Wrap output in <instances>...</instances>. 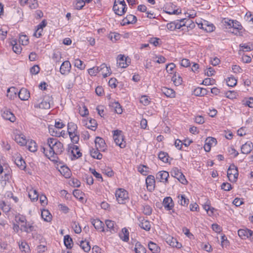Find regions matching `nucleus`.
<instances>
[{
	"instance_id": "obj_1",
	"label": "nucleus",
	"mask_w": 253,
	"mask_h": 253,
	"mask_svg": "<svg viewBox=\"0 0 253 253\" xmlns=\"http://www.w3.org/2000/svg\"><path fill=\"white\" fill-rule=\"evenodd\" d=\"M64 151L63 144L57 139L49 137L46 142L41 147V151L48 159L54 161L58 155H61Z\"/></svg>"
},
{
	"instance_id": "obj_2",
	"label": "nucleus",
	"mask_w": 253,
	"mask_h": 253,
	"mask_svg": "<svg viewBox=\"0 0 253 253\" xmlns=\"http://www.w3.org/2000/svg\"><path fill=\"white\" fill-rule=\"evenodd\" d=\"M77 126L73 122L68 124V132L72 142L77 143L79 141V133L77 130Z\"/></svg>"
},
{
	"instance_id": "obj_3",
	"label": "nucleus",
	"mask_w": 253,
	"mask_h": 253,
	"mask_svg": "<svg viewBox=\"0 0 253 253\" xmlns=\"http://www.w3.org/2000/svg\"><path fill=\"white\" fill-rule=\"evenodd\" d=\"M36 102L35 103L34 107L35 108H39L43 109H48L50 107L51 102L52 99L49 96H47L41 102L40 100L35 98Z\"/></svg>"
},
{
	"instance_id": "obj_4",
	"label": "nucleus",
	"mask_w": 253,
	"mask_h": 253,
	"mask_svg": "<svg viewBox=\"0 0 253 253\" xmlns=\"http://www.w3.org/2000/svg\"><path fill=\"white\" fill-rule=\"evenodd\" d=\"M113 138L116 145L123 148L126 147V142L124 140V136L122 131L116 130L114 131Z\"/></svg>"
},
{
	"instance_id": "obj_5",
	"label": "nucleus",
	"mask_w": 253,
	"mask_h": 253,
	"mask_svg": "<svg viewBox=\"0 0 253 253\" xmlns=\"http://www.w3.org/2000/svg\"><path fill=\"white\" fill-rule=\"evenodd\" d=\"M74 144H68L67 152L69 154L72 155L74 158L78 159L82 156V154L80 152L79 147Z\"/></svg>"
},
{
	"instance_id": "obj_6",
	"label": "nucleus",
	"mask_w": 253,
	"mask_h": 253,
	"mask_svg": "<svg viewBox=\"0 0 253 253\" xmlns=\"http://www.w3.org/2000/svg\"><path fill=\"white\" fill-rule=\"evenodd\" d=\"M115 196L118 203L120 204H125L129 198L127 191H116Z\"/></svg>"
},
{
	"instance_id": "obj_7",
	"label": "nucleus",
	"mask_w": 253,
	"mask_h": 253,
	"mask_svg": "<svg viewBox=\"0 0 253 253\" xmlns=\"http://www.w3.org/2000/svg\"><path fill=\"white\" fill-rule=\"evenodd\" d=\"M227 176L230 181H235L238 176L237 168L234 165H231L227 170Z\"/></svg>"
},
{
	"instance_id": "obj_8",
	"label": "nucleus",
	"mask_w": 253,
	"mask_h": 253,
	"mask_svg": "<svg viewBox=\"0 0 253 253\" xmlns=\"http://www.w3.org/2000/svg\"><path fill=\"white\" fill-rule=\"evenodd\" d=\"M139 226L143 229L148 231L150 230L151 225L150 221L145 219L144 217H139L138 218Z\"/></svg>"
},
{
	"instance_id": "obj_9",
	"label": "nucleus",
	"mask_w": 253,
	"mask_h": 253,
	"mask_svg": "<svg viewBox=\"0 0 253 253\" xmlns=\"http://www.w3.org/2000/svg\"><path fill=\"white\" fill-rule=\"evenodd\" d=\"M99 73H100L104 78L110 76L111 73V70L110 67H108L105 63L102 64L99 66Z\"/></svg>"
},
{
	"instance_id": "obj_10",
	"label": "nucleus",
	"mask_w": 253,
	"mask_h": 253,
	"mask_svg": "<svg viewBox=\"0 0 253 253\" xmlns=\"http://www.w3.org/2000/svg\"><path fill=\"white\" fill-rule=\"evenodd\" d=\"M113 10L116 14L122 16L126 11L127 7H126L124 5H118L114 3Z\"/></svg>"
},
{
	"instance_id": "obj_11",
	"label": "nucleus",
	"mask_w": 253,
	"mask_h": 253,
	"mask_svg": "<svg viewBox=\"0 0 253 253\" xmlns=\"http://www.w3.org/2000/svg\"><path fill=\"white\" fill-rule=\"evenodd\" d=\"M14 163L21 169L24 170L26 169V163L22 157L20 155H16L13 157Z\"/></svg>"
},
{
	"instance_id": "obj_12",
	"label": "nucleus",
	"mask_w": 253,
	"mask_h": 253,
	"mask_svg": "<svg viewBox=\"0 0 253 253\" xmlns=\"http://www.w3.org/2000/svg\"><path fill=\"white\" fill-rule=\"evenodd\" d=\"M216 140L215 138L212 137H208L205 140L204 145V149L206 152H209L211 150V147L216 144Z\"/></svg>"
},
{
	"instance_id": "obj_13",
	"label": "nucleus",
	"mask_w": 253,
	"mask_h": 253,
	"mask_svg": "<svg viewBox=\"0 0 253 253\" xmlns=\"http://www.w3.org/2000/svg\"><path fill=\"white\" fill-rule=\"evenodd\" d=\"M129 61L124 55L120 54L117 58V64L118 66L122 68H126L128 65Z\"/></svg>"
},
{
	"instance_id": "obj_14",
	"label": "nucleus",
	"mask_w": 253,
	"mask_h": 253,
	"mask_svg": "<svg viewBox=\"0 0 253 253\" xmlns=\"http://www.w3.org/2000/svg\"><path fill=\"white\" fill-rule=\"evenodd\" d=\"M238 233L240 238L246 239L252 236L253 231L248 229H241L238 230Z\"/></svg>"
},
{
	"instance_id": "obj_15",
	"label": "nucleus",
	"mask_w": 253,
	"mask_h": 253,
	"mask_svg": "<svg viewBox=\"0 0 253 253\" xmlns=\"http://www.w3.org/2000/svg\"><path fill=\"white\" fill-rule=\"evenodd\" d=\"M169 177V173L168 172L164 170L159 171L156 176V178L157 180L160 182H168V178Z\"/></svg>"
},
{
	"instance_id": "obj_16",
	"label": "nucleus",
	"mask_w": 253,
	"mask_h": 253,
	"mask_svg": "<svg viewBox=\"0 0 253 253\" xmlns=\"http://www.w3.org/2000/svg\"><path fill=\"white\" fill-rule=\"evenodd\" d=\"M91 224L94 227V228L101 232H104V224L103 222L98 219H92L91 220Z\"/></svg>"
},
{
	"instance_id": "obj_17",
	"label": "nucleus",
	"mask_w": 253,
	"mask_h": 253,
	"mask_svg": "<svg viewBox=\"0 0 253 253\" xmlns=\"http://www.w3.org/2000/svg\"><path fill=\"white\" fill-rule=\"evenodd\" d=\"M96 148L99 149L101 151H105L106 147V143L103 138L96 137L95 139Z\"/></svg>"
},
{
	"instance_id": "obj_18",
	"label": "nucleus",
	"mask_w": 253,
	"mask_h": 253,
	"mask_svg": "<svg viewBox=\"0 0 253 253\" xmlns=\"http://www.w3.org/2000/svg\"><path fill=\"white\" fill-rule=\"evenodd\" d=\"M71 65L69 61H65L62 63L60 66V72L62 75H66L71 70Z\"/></svg>"
},
{
	"instance_id": "obj_19",
	"label": "nucleus",
	"mask_w": 253,
	"mask_h": 253,
	"mask_svg": "<svg viewBox=\"0 0 253 253\" xmlns=\"http://www.w3.org/2000/svg\"><path fill=\"white\" fill-rule=\"evenodd\" d=\"M105 224L107 227V231H109L111 233H116L118 230V227L116 223L111 220H106Z\"/></svg>"
},
{
	"instance_id": "obj_20",
	"label": "nucleus",
	"mask_w": 253,
	"mask_h": 253,
	"mask_svg": "<svg viewBox=\"0 0 253 253\" xmlns=\"http://www.w3.org/2000/svg\"><path fill=\"white\" fill-rule=\"evenodd\" d=\"M253 149V144L251 141H248L241 147V152L245 154H249Z\"/></svg>"
},
{
	"instance_id": "obj_21",
	"label": "nucleus",
	"mask_w": 253,
	"mask_h": 253,
	"mask_svg": "<svg viewBox=\"0 0 253 253\" xmlns=\"http://www.w3.org/2000/svg\"><path fill=\"white\" fill-rule=\"evenodd\" d=\"M163 204L165 208L168 211L172 210L174 207V204L173 203L172 198L170 197L165 198L163 200Z\"/></svg>"
},
{
	"instance_id": "obj_22",
	"label": "nucleus",
	"mask_w": 253,
	"mask_h": 253,
	"mask_svg": "<svg viewBox=\"0 0 253 253\" xmlns=\"http://www.w3.org/2000/svg\"><path fill=\"white\" fill-rule=\"evenodd\" d=\"M155 179L154 176L148 175L146 179V184L147 190H152L155 187Z\"/></svg>"
},
{
	"instance_id": "obj_23",
	"label": "nucleus",
	"mask_w": 253,
	"mask_h": 253,
	"mask_svg": "<svg viewBox=\"0 0 253 253\" xmlns=\"http://www.w3.org/2000/svg\"><path fill=\"white\" fill-rule=\"evenodd\" d=\"M18 96L22 100H27L30 96V94L26 88H22L18 92Z\"/></svg>"
},
{
	"instance_id": "obj_24",
	"label": "nucleus",
	"mask_w": 253,
	"mask_h": 253,
	"mask_svg": "<svg viewBox=\"0 0 253 253\" xmlns=\"http://www.w3.org/2000/svg\"><path fill=\"white\" fill-rule=\"evenodd\" d=\"M1 116L3 119L9 120L11 122H14L15 121V117L13 113L8 110L3 111Z\"/></svg>"
},
{
	"instance_id": "obj_25",
	"label": "nucleus",
	"mask_w": 253,
	"mask_h": 253,
	"mask_svg": "<svg viewBox=\"0 0 253 253\" xmlns=\"http://www.w3.org/2000/svg\"><path fill=\"white\" fill-rule=\"evenodd\" d=\"M161 90L167 97L170 98L175 97V92L171 88H169L166 87H162Z\"/></svg>"
},
{
	"instance_id": "obj_26",
	"label": "nucleus",
	"mask_w": 253,
	"mask_h": 253,
	"mask_svg": "<svg viewBox=\"0 0 253 253\" xmlns=\"http://www.w3.org/2000/svg\"><path fill=\"white\" fill-rule=\"evenodd\" d=\"M18 92L17 89L13 86H12L7 90V96L10 99H14L16 97L17 93Z\"/></svg>"
},
{
	"instance_id": "obj_27",
	"label": "nucleus",
	"mask_w": 253,
	"mask_h": 253,
	"mask_svg": "<svg viewBox=\"0 0 253 253\" xmlns=\"http://www.w3.org/2000/svg\"><path fill=\"white\" fill-rule=\"evenodd\" d=\"M201 28L207 32H211L214 31L215 27L212 24H209L208 21H205L201 24Z\"/></svg>"
},
{
	"instance_id": "obj_28",
	"label": "nucleus",
	"mask_w": 253,
	"mask_h": 253,
	"mask_svg": "<svg viewBox=\"0 0 253 253\" xmlns=\"http://www.w3.org/2000/svg\"><path fill=\"white\" fill-rule=\"evenodd\" d=\"M73 194L74 197L78 199L80 201L84 202V199H85V194L82 191H70Z\"/></svg>"
},
{
	"instance_id": "obj_29",
	"label": "nucleus",
	"mask_w": 253,
	"mask_h": 253,
	"mask_svg": "<svg viewBox=\"0 0 253 253\" xmlns=\"http://www.w3.org/2000/svg\"><path fill=\"white\" fill-rule=\"evenodd\" d=\"M15 141L21 146L27 144V140L25 136L22 134H16L14 137Z\"/></svg>"
},
{
	"instance_id": "obj_30",
	"label": "nucleus",
	"mask_w": 253,
	"mask_h": 253,
	"mask_svg": "<svg viewBox=\"0 0 253 253\" xmlns=\"http://www.w3.org/2000/svg\"><path fill=\"white\" fill-rule=\"evenodd\" d=\"M120 238L124 242H128L129 240V232L126 228L122 229L119 233Z\"/></svg>"
},
{
	"instance_id": "obj_31",
	"label": "nucleus",
	"mask_w": 253,
	"mask_h": 253,
	"mask_svg": "<svg viewBox=\"0 0 253 253\" xmlns=\"http://www.w3.org/2000/svg\"><path fill=\"white\" fill-rule=\"evenodd\" d=\"M124 25L125 24H134L137 21V18L135 16L131 14L127 15L124 19Z\"/></svg>"
},
{
	"instance_id": "obj_32",
	"label": "nucleus",
	"mask_w": 253,
	"mask_h": 253,
	"mask_svg": "<svg viewBox=\"0 0 253 253\" xmlns=\"http://www.w3.org/2000/svg\"><path fill=\"white\" fill-rule=\"evenodd\" d=\"M20 230L26 233H30L34 230V226L32 224L30 223H27L26 222L24 224L21 225Z\"/></svg>"
},
{
	"instance_id": "obj_33",
	"label": "nucleus",
	"mask_w": 253,
	"mask_h": 253,
	"mask_svg": "<svg viewBox=\"0 0 253 253\" xmlns=\"http://www.w3.org/2000/svg\"><path fill=\"white\" fill-rule=\"evenodd\" d=\"M167 242L170 246L173 247L177 248H180L182 245L180 243H178L175 238L170 237L167 238Z\"/></svg>"
},
{
	"instance_id": "obj_34",
	"label": "nucleus",
	"mask_w": 253,
	"mask_h": 253,
	"mask_svg": "<svg viewBox=\"0 0 253 253\" xmlns=\"http://www.w3.org/2000/svg\"><path fill=\"white\" fill-rule=\"evenodd\" d=\"M41 216L42 219L47 222H50L52 219V215L47 210H42V211Z\"/></svg>"
},
{
	"instance_id": "obj_35",
	"label": "nucleus",
	"mask_w": 253,
	"mask_h": 253,
	"mask_svg": "<svg viewBox=\"0 0 253 253\" xmlns=\"http://www.w3.org/2000/svg\"><path fill=\"white\" fill-rule=\"evenodd\" d=\"M61 174H62L65 178H69L71 176V173L69 169L65 166L61 167L59 170Z\"/></svg>"
},
{
	"instance_id": "obj_36",
	"label": "nucleus",
	"mask_w": 253,
	"mask_h": 253,
	"mask_svg": "<svg viewBox=\"0 0 253 253\" xmlns=\"http://www.w3.org/2000/svg\"><path fill=\"white\" fill-rule=\"evenodd\" d=\"M149 249L153 253H159L160 252V248L155 243L150 242L148 244Z\"/></svg>"
},
{
	"instance_id": "obj_37",
	"label": "nucleus",
	"mask_w": 253,
	"mask_h": 253,
	"mask_svg": "<svg viewBox=\"0 0 253 253\" xmlns=\"http://www.w3.org/2000/svg\"><path fill=\"white\" fill-rule=\"evenodd\" d=\"M99 151H100L99 149H92L90 150L91 156L94 159L101 160L102 158V155L99 152Z\"/></svg>"
},
{
	"instance_id": "obj_38",
	"label": "nucleus",
	"mask_w": 253,
	"mask_h": 253,
	"mask_svg": "<svg viewBox=\"0 0 253 253\" xmlns=\"http://www.w3.org/2000/svg\"><path fill=\"white\" fill-rule=\"evenodd\" d=\"M194 94L196 96H204L208 93V90L206 88L197 87L194 91Z\"/></svg>"
},
{
	"instance_id": "obj_39",
	"label": "nucleus",
	"mask_w": 253,
	"mask_h": 253,
	"mask_svg": "<svg viewBox=\"0 0 253 253\" xmlns=\"http://www.w3.org/2000/svg\"><path fill=\"white\" fill-rule=\"evenodd\" d=\"M64 243L67 249H70L72 248L73 241L69 235H67L64 236Z\"/></svg>"
},
{
	"instance_id": "obj_40",
	"label": "nucleus",
	"mask_w": 253,
	"mask_h": 253,
	"mask_svg": "<svg viewBox=\"0 0 253 253\" xmlns=\"http://www.w3.org/2000/svg\"><path fill=\"white\" fill-rule=\"evenodd\" d=\"M80 246L85 252H88L90 250L89 243L86 241H81Z\"/></svg>"
},
{
	"instance_id": "obj_41",
	"label": "nucleus",
	"mask_w": 253,
	"mask_h": 253,
	"mask_svg": "<svg viewBox=\"0 0 253 253\" xmlns=\"http://www.w3.org/2000/svg\"><path fill=\"white\" fill-rule=\"evenodd\" d=\"M177 198L178 199V203L183 206H186L188 205L189 203V200L188 199H186L184 195H178L177 196Z\"/></svg>"
},
{
	"instance_id": "obj_42",
	"label": "nucleus",
	"mask_w": 253,
	"mask_h": 253,
	"mask_svg": "<svg viewBox=\"0 0 253 253\" xmlns=\"http://www.w3.org/2000/svg\"><path fill=\"white\" fill-rule=\"evenodd\" d=\"M28 196L31 201L35 202L38 200L39 194L38 193L37 191H29L28 193Z\"/></svg>"
},
{
	"instance_id": "obj_43",
	"label": "nucleus",
	"mask_w": 253,
	"mask_h": 253,
	"mask_svg": "<svg viewBox=\"0 0 253 253\" xmlns=\"http://www.w3.org/2000/svg\"><path fill=\"white\" fill-rule=\"evenodd\" d=\"M134 251L136 253H146V249L138 242L135 244Z\"/></svg>"
},
{
	"instance_id": "obj_44",
	"label": "nucleus",
	"mask_w": 253,
	"mask_h": 253,
	"mask_svg": "<svg viewBox=\"0 0 253 253\" xmlns=\"http://www.w3.org/2000/svg\"><path fill=\"white\" fill-rule=\"evenodd\" d=\"M28 149L32 152H35L37 150V145L36 142L34 140H31L28 142Z\"/></svg>"
},
{
	"instance_id": "obj_45",
	"label": "nucleus",
	"mask_w": 253,
	"mask_h": 253,
	"mask_svg": "<svg viewBox=\"0 0 253 253\" xmlns=\"http://www.w3.org/2000/svg\"><path fill=\"white\" fill-rule=\"evenodd\" d=\"M74 66L80 70H84L85 68V65L83 62L79 58L75 59L74 62Z\"/></svg>"
},
{
	"instance_id": "obj_46",
	"label": "nucleus",
	"mask_w": 253,
	"mask_h": 253,
	"mask_svg": "<svg viewBox=\"0 0 253 253\" xmlns=\"http://www.w3.org/2000/svg\"><path fill=\"white\" fill-rule=\"evenodd\" d=\"M158 157L160 159V160H161L164 163L169 162L168 160L169 156L168 155V154L166 152H161L158 155Z\"/></svg>"
},
{
	"instance_id": "obj_47",
	"label": "nucleus",
	"mask_w": 253,
	"mask_h": 253,
	"mask_svg": "<svg viewBox=\"0 0 253 253\" xmlns=\"http://www.w3.org/2000/svg\"><path fill=\"white\" fill-rule=\"evenodd\" d=\"M171 81L176 86L181 84L182 82V78L179 76H177L175 74L172 76Z\"/></svg>"
},
{
	"instance_id": "obj_48",
	"label": "nucleus",
	"mask_w": 253,
	"mask_h": 253,
	"mask_svg": "<svg viewBox=\"0 0 253 253\" xmlns=\"http://www.w3.org/2000/svg\"><path fill=\"white\" fill-rule=\"evenodd\" d=\"M86 125L88 128L92 130H95L97 127V123L94 119H90L88 124H86Z\"/></svg>"
},
{
	"instance_id": "obj_49",
	"label": "nucleus",
	"mask_w": 253,
	"mask_h": 253,
	"mask_svg": "<svg viewBox=\"0 0 253 253\" xmlns=\"http://www.w3.org/2000/svg\"><path fill=\"white\" fill-rule=\"evenodd\" d=\"M56 128L52 126L49 127V132L53 136L59 137L62 135V132H59L56 130Z\"/></svg>"
},
{
	"instance_id": "obj_50",
	"label": "nucleus",
	"mask_w": 253,
	"mask_h": 253,
	"mask_svg": "<svg viewBox=\"0 0 253 253\" xmlns=\"http://www.w3.org/2000/svg\"><path fill=\"white\" fill-rule=\"evenodd\" d=\"M112 107L115 108V112L119 114H121L123 112L121 105L118 102H115L112 103Z\"/></svg>"
},
{
	"instance_id": "obj_51",
	"label": "nucleus",
	"mask_w": 253,
	"mask_h": 253,
	"mask_svg": "<svg viewBox=\"0 0 253 253\" xmlns=\"http://www.w3.org/2000/svg\"><path fill=\"white\" fill-rule=\"evenodd\" d=\"M227 84L229 86H234L236 85L237 81L233 77H229L226 81Z\"/></svg>"
},
{
	"instance_id": "obj_52",
	"label": "nucleus",
	"mask_w": 253,
	"mask_h": 253,
	"mask_svg": "<svg viewBox=\"0 0 253 253\" xmlns=\"http://www.w3.org/2000/svg\"><path fill=\"white\" fill-rule=\"evenodd\" d=\"M72 226L76 233L79 234L81 232V227L80 226L79 223L75 221L73 222L72 224Z\"/></svg>"
},
{
	"instance_id": "obj_53",
	"label": "nucleus",
	"mask_w": 253,
	"mask_h": 253,
	"mask_svg": "<svg viewBox=\"0 0 253 253\" xmlns=\"http://www.w3.org/2000/svg\"><path fill=\"white\" fill-rule=\"evenodd\" d=\"M148 168L145 166H139L137 167L138 171L144 175H146L148 174Z\"/></svg>"
},
{
	"instance_id": "obj_54",
	"label": "nucleus",
	"mask_w": 253,
	"mask_h": 253,
	"mask_svg": "<svg viewBox=\"0 0 253 253\" xmlns=\"http://www.w3.org/2000/svg\"><path fill=\"white\" fill-rule=\"evenodd\" d=\"M19 42L22 45H27L29 43L28 38L26 35H20L19 36Z\"/></svg>"
},
{
	"instance_id": "obj_55",
	"label": "nucleus",
	"mask_w": 253,
	"mask_h": 253,
	"mask_svg": "<svg viewBox=\"0 0 253 253\" xmlns=\"http://www.w3.org/2000/svg\"><path fill=\"white\" fill-rule=\"evenodd\" d=\"M69 184L75 187V188H78L81 185V182L79 180H78L77 179L73 178L72 179H70L69 182Z\"/></svg>"
},
{
	"instance_id": "obj_56",
	"label": "nucleus",
	"mask_w": 253,
	"mask_h": 253,
	"mask_svg": "<svg viewBox=\"0 0 253 253\" xmlns=\"http://www.w3.org/2000/svg\"><path fill=\"white\" fill-rule=\"evenodd\" d=\"M152 209L149 205H144L143 206V212L145 215H149L152 213Z\"/></svg>"
},
{
	"instance_id": "obj_57",
	"label": "nucleus",
	"mask_w": 253,
	"mask_h": 253,
	"mask_svg": "<svg viewBox=\"0 0 253 253\" xmlns=\"http://www.w3.org/2000/svg\"><path fill=\"white\" fill-rule=\"evenodd\" d=\"M88 74L91 76H95L99 73V67H94L88 70Z\"/></svg>"
},
{
	"instance_id": "obj_58",
	"label": "nucleus",
	"mask_w": 253,
	"mask_h": 253,
	"mask_svg": "<svg viewBox=\"0 0 253 253\" xmlns=\"http://www.w3.org/2000/svg\"><path fill=\"white\" fill-rule=\"evenodd\" d=\"M85 1L84 0H79L76 2L75 7L76 9H81L85 5Z\"/></svg>"
},
{
	"instance_id": "obj_59",
	"label": "nucleus",
	"mask_w": 253,
	"mask_h": 253,
	"mask_svg": "<svg viewBox=\"0 0 253 253\" xmlns=\"http://www.w3.org/2000/svg\"><path fill=\"white\" fill-rule=\"evenodd\" d=\"M20 249L22 252H28L29 250V246L26 242H22L21 244L19 245Z\"/></svg>"
},
{
	"instance_id": "obj_60",
	"label": "nucleus",
	"mask_w": 253,
	"mask_h": 253,
	"mask_svg": "<svg viewBox=\"0 0 253 253\" xmlns=\"http://www.w3.org/2000/svg\"><path fill=\"white\" fill-rule=\"evenodd\" d=\"M12 49L13 51L17 54L21 53L22 50L21 46L20 45L17 44L16 43L13 44Z\"/></svg>"
},
{
	"instance_id": "obj_61",
	"label": "nucleus",
	"mask_w": 253,
	"mask_h": 253,
	"mask_svg": "<svg viewBox=\"0 0 253 253\" xmlns=\"http://www.w3.org/2000/svg\"><path fill=\"white\" fill-rule=\"evenodd\" d=\"M40 70V68L37 65L33 66L30 69L31 73L33 75L38 74Z\"/></svg>"
},
{
	"instance_id": "obj_62",
	"label": "nucleus",
	"mask_w": 253,
	"mask_h": 253,
	"mask_svg": "<svg viewBox=\"0 0 253 253\" xmlns=\"http://www.w3.org/2000/svg\"><path fill=\"white\" fill-rule=\"evenodd\" d=\"M171 174L174 177L177 178L179 175H182V172L176 168L172 169Z\"/></svg>"
},
{
	"instance_id": "obj_63",
	"label": "nucleus",
	"mask_w": 253,
	"mask_h": 253,
	"mask_svg": "<svg viewBox=\"0 0 253 253\" xmlns=\"http://www.w3.org/2000/svg\"><path fill=\"white\" fill-rule=\"evenodd\" d=\"M175 67V65L174 63H169L166 66L167 72L169 74H172L174 68Z\"/></svg>"
},
{
	"instance_id": "obj_64",
	"label": "nucleus",
	"mask_w": 253,
	"mask_h": 253,
	"mask_svg": "<svg viewBox=\"0 0 253 253\" xmlns=\"http://www.w3.org/2000/svg\"><path fill=\"white\" fill-rule=\"evenodd\" d=\"M39 6L37 0H32L30 3L29 7L32 9H36Z\"/></svg>"
}]
</instances>
